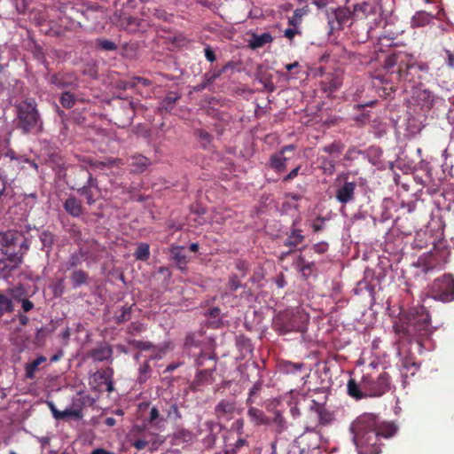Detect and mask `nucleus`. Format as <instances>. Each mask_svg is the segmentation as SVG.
I'll return each instance as SVG.
<instances>
[{"label":"nucleus","instance_id":"nucleus-1","mask_svg":"<svg viewBox=\"0 0 454 454\" xmlns=\"http://www.w3.org/2000/svg\"><path fill=\"white\" fill-rule=\"evenodd\" d=\"M349 430L358 454H380L381 438H390L395 433L393 425L381 421L372 413L357 417L350 425Z\"/></svg>","mask_w":454,"mask_h":454},{"label":"nucleus","instance_id":"nucleus-2","mask_svg":"<svg viewBox=\"0 0 454 454\" xmlns=\"http://www.w3.org/2000/svg\"><path fill=\"white\" fill-rule=\"evenodd\" d=\"M19 238L13 233L0 234V277L6 278L18 268L21 262L20 249L23 242L18 243Z\"/></svg>","mask_w":454,"mask_h":454},{"label":"nucleus","instance_id":"nucleus-3","mask_svg":"<svg viewBox=\"0 0 454 454\" xmlns=\"http://www.w3.org/2000/svg\"><path fill=\"white\" fill-rule=\"evenodd\" d=\"M18 127L23 132H39L42 130L43 121L36 109L34 99H26L16 105Z\"/></svg>","mask_w":454,"mask_h":454},{"label":"nucleus","instance_id":"nucleus-4","mask_svg":"<svg viewBox=\"0 0 454 454\" xmlns=\"http://www.w3.org/2000/svg\"><path fill=\"white\" fill-rule=\"evenodd\" d=\"M432 332L427 311L423 307L414 309L411 313L404 333L411 337L422 338L430 335Z\"/></svg>","mask_w":454,"mask_h":454},{"label":"nucleus","instance_id":"nucleus-5","mask_svg":"<svg viewBox=\"0 0 454 454\" xmlns=\"http://www.w3.org/2000/svg\"><path fill=\"white\" fill-rule=\"evenodd\" d=\"M390 377L385 372L377 376L364 374L361 379V387L367 397H380L390 390Z\"/></svg>","mask_w":454,"mask_h":454},{"label":"nucleus","instance_id":"nucleus-6","mask_svg":"<svg viewBox=\"0 0 454 454\" xmlns=\"http://www.w3.org/2000/svg\"><path fill=\"white\" fill-rule=\"evenodd\" d=\"M430 293L434 300L450 302L454 300V278L444 275L435 279L430 287Z\"/></svg>","mask_w":454,"mask_h":454},{"label":"nucleus","instance_id":"nucleus-7","mask_svg":"<svg viewBox=\"0 0 454 454\" xmlns=\"http://www.w3.org/2000/svg\"><path fill=\"white\" fill-rule=\"evenodd\" d=\"M399 65L398 75L399 79L403 81H410L409 70L415 66V60L412 56L409 55H394L387 59V64L388 67H392L395 64Z\"/></svg>","mask_w":454,"mask_h":454},{"label":"nucleus","instance_id":"nucleus-8","mask_svg":"<svg viewBox=\"0 0 454 454\" xmlns=\"http://www.w3.org/2000/svg\"><path fill=\"white\" fill-rule=\"evenodd\" d=\"M28 7L27 0H4L0 4V16L8 19L24 14Z\"/></svg>","mask_w":454,"mask_h":454},{"label":"nucleus","instance_id":"nucleus-9","mask_svg":"<svg viewBox=\"0 0 454 454\" xmlns=\"http://www.w3.org/2000/svg\"><path fill=\"white\" fill-rule=\"evenodd\" d=\"M284 317L286 319V327L287 331L301 332L308 322V316L300 309L288 312Z\"/></svg>","mask_w":454,"mask_h":454},{"label":"nucleus","instance_id":"nucleus-10","mask_svg":"<svg viewBox=\"0 0 454 454\" xmlns=\"http://www.w3.org/2000/svg\"><path fill=\"white\" fill-rule=\"evenodd\" d=\"M78 193L84 196L87 203L92 205L95 202V196L99 194L98 181L89 173L87 184L77 190Z\"/></svg>","mask_w":454,"mask_h":454},{"label":"nucleus","instance_id":"nucleus-11","mask_svg":"<svg viewBox=\"0 0 454 454\" xmlns=\"http://www.w3.org/2000/svg\"><path fill=\"white\" fill-rule=\"evenodd\" d=\"M356 184L355 182H345L336 190V200L345 205L354 200Z\"/></svg>","mask_w":454,"mask_h":454},{"label":"nucleus","instance_id":"nucleus-12","mask_svg":"<svg viewBox=\"0 0 454 454\" xmlns=\"http://www.w3.org/2000/svg\"><path fill=\"white\" fill-rule=\"evenodd\" d=\"M413 98L424 112H428L434 103V96L428 90L419 89L414 91Z\"/></svg>","mask_w":454,"mask_h":454},{"label":"nucleus","instance_id":"nucleus-13","mask_svg":"<svg viewBox=\"0 0 454 454\" xmlns=\"http://www.w3.org/2000/svg\"><path fill=\"white\" fill-rule=\"evenodd\" d=\"M88 356L95 362L107 361L111 363L113 361V348L106 343L100 344L90 349Z\"/></svg>","mask_w":454,"mask_h":454},{"label":"nucleus","instance_id":"nucleus-14","mask_svg":"<svg viewBox=\"0 0 454 454\" xmlns=\"http://www.w3.org/2000/svg\"><path fill=\"white\" fill-rule=\"evenodd\" d=\"M129 343L132 345L135 348L140 349V350H153V355L150 356V359H157L161 358L162 355L165 353V349L162 348H158L153 345L150 341H144V340H129Z\"/></svg>","mask_w":454,"mask_h":454},{"label":"nucleus","instance_id":"nucleus-15","mask_svg":"<svg viewBox=\"0 0 454 454\" xmlns=\"http://www.w3.org/2000/svg\"><path fill=\"white\" fill-rule=\"evenodd\" d=\"M65 210L74 217H79L83 213V207L80 200L69 197L64 202Z\"/></svg>","mask_w":454,"mask_h":454},{"label":"nucleus","instance_id":"nucleus-16","mask_svg":"<svg viewBox=\"0 0 454 454\" xmlns=\"http://www.w3.org/2000/svg\"><path fill=\"white\" fill-rule=\"evenodd\" d=\"M151 164V161L141 154L133 155L129 159L131 171L136 173L144 172Z\"/></svg>","mask_w":454,"mask_h":454},{"label":"nucleus","instance_id":"nucleus-17","mask_svg":"<svg viewBox=\"0 0 454 454\" xmlns=\"http://www.w3.org/2000/svg\"><path fill=\"white\" fill-rule=\"evenodd\" d=\"M236 403L231 400H221L215 408V412L218 418L226 417L234 412Z\"/></svg>","mask_w":454,"mask_h":454},{"label":"nucleus","instance_id":"nucleus-18","mask_svg":"<svg viewBox=\"0 0 454 454\" xmlns=\"http://www.w3.org/2000/svg\"><path fill=\"white\" fill-rule=\"evenodd\" d=\"M347 387L348 395L356 400L367 397L366 391L362 389L361 381L356 383L355 380L350 379L348 382Z\"/></svg>","mask_w":454,"mask_h":454},{"label":"nucleus","instance_id":"nucleus-19","mask_svg":"<svg viewBox=\"0 0 454 454\" xmlns=\"http://www.w3.org/2000/svg\"><path fill=\"white\" fill-rule=\"evenodd\" d=\"M273 40L272 35L270 33H263L262 35H253L249 41V46L252 49H258L263 45L271 43Z\"/></svg>","mask_w":454,"mask_h":454},{"label":"nucleus","instance_id":"nucleus-20","mask_svg":"<svg viewBox=\"0 0 454 454\" xmlns=\"http://www.w3.org/2000/svg\"><path fill=\"white\" fill-rule=\"evenodd\" d=\"M46 361V357L43 356H38L36 359H35L33 362L26 364L25 367V376L27 379H34L35 374L38 370V367L41 364L44 363Z\"/></svg>","mask_w":454,"mask_h":454},{"label":"nucleus","instance_id":"nucleus-21","mask_svg":"<svg viewBox=\"0 0 454 454\" xmlns=\"http://www.w3.org/2000/svg\"><path fill=\"white\" fill-rule=\"evenodd\" d=\"M344 149V145L340 141H334L330 145H325L321 150L333 157L338 158Z\"/></svg>","mask_w":454,"mask_h":454},{"label":"nucleus","instance_id":"nucleus-22","mask_svg":"<svg viewBox=\"0 0 454 454\" xmlns=\"http://www.w3.org/2000/svg\"><path fill=\"white\" fill-rule=\"evenodd\" d=\"M84 257L85 254L82 251H78L76 253L72 254L65 263L66 270H69L73 268L77 267L82 262Z\"/></svg>","mask_w":454,"mask_h":454},{"label":"nucleus","instance_id":"nucleus-23","mask_svg":"<svg viewBox=\"0 0 454 454\" xmlns=\"http://www.w3.org/2000/svg\"><path fill=\"white\" fill-rule=\"evenodd\" d=\"M286 158L284 157V154H282V153H279L278 154L271 156L270 167L277 170L278 172H281L286 169Z\"/></svg>","mask_w":454,"mask_h":454},{"label":"nucleus","instance_id":"nucleus-24","mask_svg":"<svg viewBox=\"0 0 454 454\" xmlns=\"http://www.w3.org/2000/svg\"><path fill=\"white\" fill-rule=\"evenodd\" d=\"M13 309L12 301L10 296L4 291L0 292V317L4 314L12 311Z\"/></svg>","mask_w":454,"mask_h":454},{"label":"nucleus","instance_id":"nucleus-25","mask_svg":"<svg viewBox=\"0 0 454 454\" xmlns=\"http://www.w3.org/2000/svg\"><path fill=\"white\" fill-rule=\"evenodd\" d=\"M171 256L178 264L179 268H183L187 263L186 255L183 253V247H175L170 250Z\"/></svg>","mask_w":454,"mask_h":454},{"label":"nucleus","instance_id":"nucleus-26","mask_svg":"<svg viewBox=\"0 0 454 454\" xmlns=\"http://www.w3.org/2000/svg\"><path fill=\"white\" fill-rule=\"evenodd\" d=\"M162 442L163 441H145V439L138 438L132 441L131 445L137 450H143L146 446H151V450H155Z\"/></svg>","mask_w":454,"mask_h":454},{"label":"nucleus","instance_id":"nucleus-27","mask_svg":"<svg viewBox=\"0 0 454 454\" xmlns=\"http://www.w3.org/2000/svg\"><path fill=\"white\" fill-rule=\"evenodd\" d=\"M39 238L42 242L43 249H45L46 253L49 254L54 243V235L50 231H44L41 232Z\"/></svg>","mask_w":454,"mask_h":454},{"label":"nucleus","instance_id":"nucleus-28","mask_svg":"<svg viewBox=\"0 0 454 454\" xmlns=\"http://www.w3.org/2000/svg\"><path fill=\"white\" fill-rule=\"evenodd\" d=\"M88 279V274L81 270H74L71 275V281L74 288L85 284Z\"/></svg>","mask_w":454,"mask_h":454},{"label":"nucleus","instance_id":"nucleus-29","mask_svg":"<svg viewBox=\"0 0 454 454\" xmlns=\"http://www.w3.org/2000/svg\"><path fill=\"white\" fill-rule=\"evenodd\" d=\"M304 239L303 235H301V231L294 230L293 231L287 239L285 241V245L291 247H295L297 245L301 244Z\"/></svg>","mask_w":454,"mask_h":454},{"label":"nucleus","instance_id":"nucleus-30","mask_svg":"<svg viewBox=\"0 0 454 454\" xmlns=\"http://www.w3.org/2000/svg\"><path fill=\"white\" fill-rule=\"evenodd\" d=\"M165 419L160 416L159 410L156 407H153L150 411L148 421L153 424L155 427L160 428L164 426Z\"/></svg>","mask_w":454,"mask_h":454},{"label":"nucleus","instance_id":"nucleus-31","mask_svg":"<svg viewBox=\"0 0 454 454\" xmlns=\"http://www.w3.org/2000/svg\"><path fill=\"white\" fill-rule=\"evenodd\" d=\"M231 67V63L229 62L226 65H224L223 67V68H221L219 70H212V71L207 72L204 74V76L207 78V82H210L212 84L217 78H219L222 75V74L226 72V70Z\"/></svg>","mask_w":454,"mask_h":454},{"label":"nucleus","instance_id":"nucleus-32","mask_svg":"<svg viewBox=\"0 0 454 454\" xmlns=\"http://www.w3.org/2000/svg\"><path fill=\"white\" fill-rule=\"evenodd\" d=\"M114 371L112 368L107 367L105 369L98 370L93 375L95 380H100L102 382H106L110 379L113 378Z\"/></svg>","mask_w":454,"mask_h":454},{"label":"nucleus","instance_id":"nucleus-33","mask_svg":"<svg viewBox=\"0 0 454 454\" xmlns=\"http://www.w3.org/2000/svg\"><path fill=\"white\" fill-rule=\"evenodd\" d=\"M309 12V9L307 6L302 8H298L294 12L293 17L289 20V24L297 27L304 15H306Z\"/></svg>","mask_w":454,"mask_h":454},{"label":"nucleus","instance_id":"nucleus-34","mask_svg":"<svg viewBox=\"0 0 454 454\" xmlns=\"http://www.w3.org/2000/svg\"><path fill=\"white\" fill-rule=\"evenodd\" d=\"M273 424L276 427L275 430L278 434H282L287 428L286 421L279 412H277L275 414V417L273 419Z\"/></svg>","mask_w":454,"mask_h":454},{"label":"nucleus","instance_id":"nucleus-35","mask_svg":"<svg viewBox=\"0 0 454 454\" xmlns=\"http://www.w3.org/2000/svg\"><path fill=\"white\" fill-rule=\"evenodd\" d=\"M4 292L10 296L12 301V300L20 301L25 296V290L22 286L8 288Z\"/></svg>","mask_w":454,"mask_h":454},{"label":"nucleus","instance_id":"nucleus-36","mask_svg":"<svg viewBox=\"0 0 454 454\" xmlns=\"http://www.w3.org/2000/svg\"><path fill=\"white\" fill-rule=\"evenodd\" d=\"M248 416L258 424L266 423V418L264 413L257 408L251 407L247 411Z\"/></svg>","mask_w":454,"mask_h":454},{"label":"nucleus","instance_id":"nucleus-37","mask_svg":"<svg viewBox=\"0 0 454 454\" xmlns=\"http://www.w3.org/2000/svg\"><path fill=\"white\" fill-rule=\"evenodd\" d=\"M150 254L149 246L146 243H140L135 252L137 260L145 261L148 259Z\"/></svg>","mask_w":454,"mask_h":454},{"label":"nucleus","instance_id":"nucleus-38","mask_svg":"<svg viewBox=\"0 0 454 454\" xmlns=\"http://www.w3.org/2000/svg\"><path fill=\"white\" fill-rule=\"evenodd\" d=\"M138 381L140 383L145 382L151 375V367L148 361L142 364L139 367Z\"/></svg>","mask_w":454,"mask_h":454},{"label":"nucleus","instance_id":"nucleus-39","mask_svg":"<svg viewBox=\"0 0 454 454\" xmlns=\"http://www.w3.org/2000/svg\"><path fill=\"white\" fill-rule=\"evenodd\" d=\"M81 417L82 412L80 409L67 408L64 411H60V415H59L58 419H65L67 418L80 419Z\"/></svg>","mask_w":454,"mask_h":454},{"label":"nucleus","instance_id":"nucleus-40","mask_svg":"<svg viewBox=\"0 0 454 454\" xmlns=\"http://www.w3.org/2000/svg\"><path fill=\"white\" fill-rule=\"evenodd\" d=\"M179 96L176 94L175 92H169L167 97L164 98L162 102V106L165 109H172L173 106L176 104V102L178 100Z\"/></svg>","mask_w":454,"mask_h":454},{"label":"nucleus","instance_id":"nucleus-41","mask_svg":"<svg viewBox=\"0 0 454 454\" xmlns=\"http://www.w3.org/2000/svg\"><path fill=\"white\" fill-rule=\"evenodd\" d=\"M75 98L70 92H64L60 98V103L65 108H71L74 105Z\"/></svg>","mask_w":454,"mask_h":454},{"label":"nucleus","instance_id":"nucleus-42","mask_svg":"<svg viewBox=\"0 0 454 454\" xmlns=\"http://www.w3.org/2000/svg\"><path fill=\"white\" fill-rule=\"evenodd\" d=\"M97 45L104 51H115L117 49V46L114 42L105 38L98 39Z\"/></svg>","mask_w":454,"mask_h":454},{"label":"nucleus","instance_id":"nucleus-43","mask_svg":"<svg viewBox=\"0 0 454 454\" xmlns=\"http://www.w3.org/2000/svg\"><path fill=\"white\" fill-rule=\"evenodd\" d=\"M138 84H142L143 86L147 87V86L151 85V81L146 78H144V77H139V76L133 77L129 82H126L125 88H127V87L132 88Z\"/></svg>","mask_w":454,"mask_h":454},{"label":"nucleus","instance_id":"nucleus-44","mask_svg":"<svg viewBox=\"0 0 454 454\" xmlns=\"http://www.w3.org/2000/svg\"><path fill=\"white\" fill-rule=\"evenodd\" d=\"M322 168L325 173L333 174L335 168V160L325 157L321 158Z\"/></svg>","mask_w":454,"mask_h":454},{"label":"nucleus","instance_id":"nucleus-45","mask_svg":"<svg viewBox=\"0 0 454 454\" xmlns=\"http://www.w3.org/2000/svg\"><path fill=\"white\" fill-rule=\"evenodd\" d=\"M335 19L339 25L344 23L348 19V14L345 10L338 9L334 12Z\"/></svg>","mask_w":454,"mask_h":454},{"label":"nucleus","instance_id":"nucleus-46","mask_svg":"<svg viewBox=\"0 0 454 454\" xmlns=\"http://www.w3.org/2000/svg\"><path fill=\"white\" fill-rule=\"evenodd\" d=\"M167 416L174 420L181 418L178 407L176 403L170 405L169 410L167 412Z\"/></svg>","mask_w":454,"mask_h":454},{"label":"nucleus","instance_id":"nucleus-47","mask_svg":"<svg viewBox=\"0 0 454 454\" xmlns=\"http://www.w3.org/2000/svg\"><path fill=\"white\" fill-rule=\"evenodd\" d=\"M130 314V308L122 307L121 310V314L116 316V322L122 323L124 321L129 320Z\"/></svg>","mask_w":454,"mask_h":454},{"label":"nucleus","instance_id":"nucleus-48","mask_svg":"<svg viewBox=\"0 0 454 454\" xmlns=\"http://www.w3.org/2000/svg\"><path fill=\"white\" fill-rule=\"evenodd\" d=\"M303 367L302 364L287 362L285 364V370L286 372H294L301 370Z\"/></svg>","mask_w":454,"mask_h":454},{"label":"nucleus","instance_id":"nucleus-49","mask_svg":"<svg viewBox=\"0 0 454 454\" xmlns=\"http://www.w3.org/2000/svg\"><path fill=\"white\" fill-rule=\"evenodd\" d=\"M228 286L229 289L232 292L236 291L240 286V283L237 276H232L230 278Z\"/></svg>","mask_w":454,"mask_h":454},{"label":"nucleus","instance_id":"nucleus-50","mask_svg":"<svg viewBox=\"0 0 454 454\" xmlns=\"http://www.w3.org/2000/svg\"><path fill=\"white\" fill-rule=\"evenodd\" d=\"M210 375H211L210 371H207V370L201 371L197 374L195 382L197 383V385H200V384H202L203 380H206Z\"/></svg>","mask_w":454,"mask_h":454},{"label":"nucleus","instance_id":"nucleus-51","mask_svg":"<svg viewBox=\"0 0 454 454\" xmlns=\"http://www.w3.org/2000/svg\"><path fill=\"white\" fill-rule=\"evenodd\" d=\"M197 341L195 340V336L193 334H188L185 338L184 346L186 348H192L193 346H197Z\"/></svg>","mask_w":454,"mask_h":454},{"label":"nucleus","instance_id":"nucleus-52","mask_svg":"<svg viewBox=\"0 0 454 454\" xmlns=\"http://www.w3.org/2000/svg\"><path fill=\"white\" fill-rule=\"evenodd\" d=\"M205 57L210 62H214L216 59L214 51L209 46L205 48Z\"/></svg>","mask_w":454,"mask_h":454},{"label":"nucleus","instance_id":"nucleus-53","mask_svg":"<svg viewBox=\"0 0 454 454\" xmlns=\"http://www.w3.org/2000/svg\"><path fill=\"white\" fill-rule=\"evenodd\" d=\"M6 190V176L0 171V198Z\"/></svg>","mask_w":454,"mask_h":454},{"label":"nucleus","instance_id":"nucleus-54","mask_svg":"<svg viewBox=\"0 0 454 454\" xmlns=\"http://www.w3.org/2000/svg\"><path fill=\"white\" fill-rule=\"evenodd\" d=\"M209 85H211V83L207 82V78L203 75V81L200 84H198L194 87V90L201 91V90H205L207 87H208Z\"/></svg>","mask_w":454,"mask_h":454},{"label":"nucleus","instance_id":"nucleus-55","mask_svg":"<svg viewBox=\"0 0 454 454\" xmlns=\"http://www.w3.org/2000/svg\"><path fill=\"white\" fill-rule=\"evenodd\" d=\"M22 309L25 312L31 310L34 308V304L27 299H22Z\"/></svg>","mask_w":454,"mask_h":454},{"label":"nucleus","instance_id":"nucleus-56","mask_svg":"<svg viewBox=\"0 0 454 454\" xmlns=\"http://www.w3.org/2000/svg\"><path fill=\"white\" fill-rule=\"evenodd\" d=\"M87 163L90 167L95 168H103L106 165L103 161L92 160H88Z\"/></svg>","mask_w":454,"mask_h":454},{"label":"nucleus","instance_id":"nucleus-57","mask_svg":"<svg viewBox=\"0 0 454 454\" xmlns=\"http://www.w3.org/2000/svg\"><path fill=\"white\" fill-rule=\"evenodd\" d=\"M327 247L326 243H319L314 246V249L316 252L324 253L327 249Z\"/></svg>","mask_w":454,"mask_h":454},{"label":"nucleus","instance_id":"nucleus-58","mask_svg":"<svg viewBox=\"0 0 454 454\" xmlns=\"http://www.w3.org/2000/svg\"><path fill=\"white\" fill-rule=\"evenodd\" d=\"M48 404H49V407H50V409H51V411L52 412L53 417L56 419H59V415H60V411L57 410V408L55 407V405L53 404L52 402L48 403Z\"/></svg>","mask_w":454,"mask_h":454},{"label":"nucleus","instance_id":"nucleus-59","mask_svg":"<svg viewBox=\"0 0 454 454\" xmlns=\"http://www.w3.org/2000/svg\"><path fill=\"white\" fill-rule=\"evenodd\" d=\"M299 169H300V167H297L295 168H294L285 178L284 180L285 181H287V180H291L293 178H294L297 175H298V172H299Z\"/></svg>","mask_w":454,"mask_h":454},{"label":"nucleus","instance_id":"nucleus-60","mask_svg":"<svg viewBox=\"0 0 454 454\" xmlns=\"http://www.w3.org/2000/svg\"><path fill=\"white\" fill-rule=\"evenodd\" d=\"M141 439H145V441H163L162 439H160L159 437L145 433Z\"/></svg>","mask_w":454,"mask_h":454},{"label":"nucleus","instance_id":"nucleus-61","mask_svg":"<svg viewBox=\"0 0 454 454\" xmlns=\"http://www.w3.org/2000/svg\"><path fill=\"white\" fill-rule=\"evenodd\" d=\"M297 31L294 28H287L285 30V36L288 39H293Z\"/></svg>","mask_w":454,"mask_h":454},{"label":"nucleus","instance_id":"nucleus-62","mask_svg":"<svg viewBox=\"0 0 454 454\" xmlns=\"http://www.w3.org/2000/svg\"><path fill=\"white\" fill-rule=\"evenodd\" d=\"M264 89L269 92H273L275 90V86L271 82H266L263 83Z\"/></svg>","mask_w":454,"mask_h":454},{"label":"nucleus","instance_id":"nucleus-63","mask_svg":"<svg viewBox=\"0 0 454 454\" xmlns=\"http://www.w3.org/2000/svg\"><path fill=\"white\" fill-rule=\"evenodd\" d=\"M448 65L450 67H454V54L448 51Z\"/></svg>","mask_w":454,"mask_h":454},{"label":"nucleus","instance_id":"nucleus-64","mask_svg":"<svg viewBox=\"0 0 454 454\" xmlns=\"http://www.w3.org/2000/svg\"><path fill=\"white\" fill-rule=\"evenodd\" d=\"M91 454H114V452H111V451H107L104 449H96L94 450Z\"/></svg>","mask_w":454,"mask_h":454}]
</instances>
